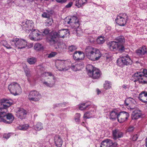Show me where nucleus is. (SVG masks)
I'll use <instances>...</instances> for the list:
<instances>
[{
    "label": "nucleus",
    "instance_id": "1",
    "mask_svg": "<svg viewBox=\"0 0 147 147\" xmlns=\"http://www.w3.org/2000/svg\"><path fill=\"white\" fill-rule=\"evenodd\" d=\"M69 33L68 29H64L60 30L57 32H52L47 40L50 45H53L57 43L58 41L57 38H63Z\"/></svg>",
    "mask_w": 147,
    "mask_h": 147
},
{
    "label": "nucleus",
    "instance_id": "2",
    "mask_svg": "<svg viewBox=\"0 0 147 147\" xmlns=\"http://www.w3.org/2000/svg\"><path fill=\"white\" fill-rule=\"evenodd\" d=\"M14 119L13 115L8 113L7 109H0V122L2 121L6 124H10Z\"/></svg>",
    "mask_w": 147,
    "mask_h": 147
},
{
    "label": "nucleus",
    "instance_id": "3",
    "mask_svg": "<svg viewBox=\"0 0 147 147\" xmlns=\"http://www.w3.org/2000/svg\"><path fill=\"white\" fill-rule=\"evenodd\" d=\"M64 23L65 24L70 25L75 29L76 35L79 36L81 31L77 29L79 27L80 24L79 19L76 17L73 16L70 18H66L65 19Z\"/></svg>",
    "mask_w": 147,
    "mask_h": 147
},
{
    "label": "nucleus",
    "instance_id": "4",
    "mask_svg": "<svg viewBox=\"0 0 147 147\" xmlns=\"http://www.w3.org/2000/svg\"><path fill=\"white\" fill-rule=\"evenodd\" d=\"M86 68L88 75L92 79H98L100 77L101 74V72L92 65H88Z\"/></svg>",
    "mask_w": 147,
    "mask_h": 147
},
{
    "label": "nucleus",
    "instance_id": "5",
    "mask_svg": "<svg viewBox=\"0 0 147 147\" xmlns=\"http://www.w3.org/2000/svg\"><path fill=\"white\" fill-rule=\"evenodd\" d=\"M10 41L13 48L18 49L24 48L27 45V42L26 40L22 38H13Z\"/></svg>",
    "mask_w": 147,
    "mask_h": 147
},
{
    "label": "nucleus",
    "instance_id": "6",
    "mask_svg": "<svg viewBox=\"0 0 147 147\" xmlns=\"http://www.w3.org/2000/svg\"><path fill=\"white\" fill-rule=\"evenodd\" d=\"M145 75H147V70L144 69L142 72L137 71L133 76L135 80L134 82L137 81L141 83H145L147 80V76Z\"/></svg>",
    "mask_w": 147,
    "mask_h": 147
},
{
    "label": "nucleus",
    "instance_id": "7",
    "mask_svg": "<svg viewBox=\"0 0 147 147\" xmlns=\"http://www.w3.org/2000/svg\"><path fill=\"white\" fill-rule=\"evenodd\" d=\"M116 62L117 65L121 67L125 65H131L133 63L132 60L128 55L119 58Z\"/></svg>",
    "mask_w": 147,
    "mask_h": 147
},
{
    "label": "nucleus",
    "instance_id": "8",
    "mask_svg": "<svg viewBox=\"0 0 147 147\" xmlns=\"http://www.w3.org/2000/svg\"><path fill=\"white\" fill-rule=\"evenodd\" d=\"M8 88L10 93L15 96L20 94L22 92L20 86L16 82L11 83L9 85Z\"/></svg>",
    "mask_w": 147,
    "mask_h": 147
},
{
    "label": "nucleus",
    "instance_id": "9",
    "mask_svg": "<svg viewBox=\"0 0 147 147\" xmlns=\"http://www.w3.org/2000/svg\"><path fill=\"white\" fill-rule=\"evenodd\" d=\"M127 19L128 16L126 14L120 13L117 16L115 21L119 25L124 26L126 24Z\"/></svg>",
    "mask_w": 147,
    "mask_h": 147
},
{
    "label": "nucleus",
    "instance_id": "10",
    "mask_svg": "<svg viewBox=\"0 0 147 147\" xmlns=\"http://www.w3.org/2000/svg\"><path fill=\"white\" fill-rule=\"evenodd\" d=\"M21 25L23 30L28 32L33 30L34 26L33 22L31 20H28L22 23Z\"/></svg>",
    "mask_w": 147,
    "mask_h": 147
},
{
    "label": "nucleus",
    "instance_id": "11",
    "mask_svg": "<svg viewBox=\"0 0 147 147\" xmlns=\"http://www.w3.org/2000/svg\"><path fill=\"white\" fill-rule=\"evenodd\" d=\"M41 98V95L39 92L36 90L30 92L28 96V98L30 101H38Z\"/></svg>",
    "mask_w": 147,
    "mask_h": 147
},
{
    "label": "nucleus",
    "instance_id": "12",
    "mask_svg": "<svg viewBox=\"0 0 147 147\" xmlns=\"http://www.w3.org/2000/svg\"><path fill=\"white\" fill-rule=\"evenodd\" d=\"M110 49L112 51L118 50L120 52H122L124 50V47H121L115 41L111 42L109 45Z\"/></svg>",
    "mask_w": 147,
    "mask_h": 147
},
{
    "label": "nucleus",
    "instance_id": "13",
    "mask_svg": "<svg viewBox=\"0 0 147 147\" xmlns=\"http://www.w3.org/2000/svg\"><path fill=\"white\" fill-rule=\"evenodd\" d=\"M42 34L37 30L34 29L29 34V38L32 40H36L42 38Z\"/></svg>",
    "mask_w": 147,
    "mask_h": 147
},
{
    "label": "nucleus",
    "instance_id": "14",
    "mask_svg": "<svg viewBox=\"0 0 147 147\" xmlns=\"http://www.w3.org/2000/svg\"><path fill=\"white\" fill-rule=\"evenodd\" d=\"M129 116V113L126 112H120L118 114V121L120 123L123 122L127 119Z\"/></svg>",
    "mask_w": 147,
    "mask_h": 147
},
{
    "label": "nucleus",
    "instance_id": "15",
    "mask_svg": "<svg viewBox=\"0 0 147 147\" xmlns=\"http://www.w3.org/2000/svg\"><path fill=\"white\" fill-rule=\"evenodd\" d=\"M0 102L3 106V107H0V109H7L13 103V101L11 99L8 100L5 98L1 99Z\"/></svg>",
    "mask_w": 147,
    "mask_h": 147
},
{
    "label": "nucleus",
    "instance_id": "16",
    "mask_svg": "<svg viewBox=\"0 0 147 147\" xmlns=\"http://www.w3.org/2000/svg\"><path fill=\"white\" fill-rule=\"evenodd\" d=\"M27 113V111L22 108H19L16 112V115L19 118L21 119H24Z\"/></svg>",
    "mask_w": 147,
    "mask_h": 147
},
{
    "label": "nucleus",
    "instance_id": "17",
    "mask_svg": "<svg viewBox=\"0 0 147 147\" xmlns=\"http://www.w3.org/2000/svg\"><path fill=\"white\" fill-rule=\"evenodd\" d=\"M102 56V54L99 50L96 49L95 51L92 55L90 59L93 61H96L98 60Z\"/></svg>",
    "mask_w": 147,
    "mask_h": 147
},
{
    "label": "nucleus",
    "instance_id": "18",
    "mask_svg": "<svg viewBox=\"0 0 147 147\" xmlns=\"http://www.w3.org/2000/svg\"><path fill=\"white\" fill-rule=\"evenodd\" d=\"M135 102V100L132 98L129 97L126 98L124 101L125 106H127V109L130 110H133L134 108H132L130 106Z\"/></svg>",
    "mask_w": 147,
    "mask_h": 147
},
{
    "label": "nucleus",
    "instance_id": "19",
    "mask_svg": "<svg viewBox=\"0 0 147 147\" xmlns=\"http://www.w3.org/2000/svg\"><path fill=\"white\" fill-rule=\"evenodd\" d=\"M44 75L45 76H49V77L48 78V79H49L48 82L50 83H52L53 84L51 85V87H53L55 85V77L50 72H45L44 73Z\"/></svg>",
    "mask_w": 147,
    "mask_h": 147
},
{
    "label": "nucleus",
    "instance_id": "20",
    "mask_svg": "<svg viewBox=\"0 0 147 147\" xmlns=\"http://www.w3.org/2000/svg\"><path fill=\"white\" fill-rule=\"evenodd\" d=\"M96 48L91 46H88L85 49L84 53L87 57L89 59L95 51Z\"/></svg>",
    "mask_w": 147,
    "mask_h": 147
},
{
    "label": "nucleus",
    "instance_id": "21",
    "mask_svg": "<svg viewBox=\"0 0 147 147\" xmlns=\"http://www.w3.org/2000/svg\"><path fill=\"white\" fill-rule=\"evenodd\" d=\"M56 66L57 68L60 71H66L68 69L65 67L64 62L63 61L59 60L57 61Z\"/></svg>",
    "mask_w": 147,
    "mask_h": 147
},
{
    "label": "nucleus",
    "instance_id": "22",
    "mask_svg": "<svg viewBox=\"0 0 147 147\" xmlns=\"http://www.w3.org/2000/svg\"><path fill=\"white\" fill-rule=\"evenodd\" d=\"M113 138L116 140L117 138H120L123 136V133L118 129H115L112 131Z\"/></svg>",
    "mask_w": 147,
    "mask_h": 147
},
{
    "label": "nucleus",
    "instance_id": "23",
    "mask_svg": "<svg viewBox=\"0 0 147 147\" xmlns=\"http://www.w3.org/2000/svg\"><path fill=\"white\" fill-rule=\"evenodd\" d=\"M142 115V113L140 110L136 109L132 112V119L133 120H136L139 118Z\"/></svg>",
    "mask_w": 147,
    "mask_h": 147
},
{
    "label": "nucleus",
    "instance_id": "24",
    "mask_svg": "<svg viewBox=\"0 0 147 147\" xmlns=\"http://www.w3.org/2000/svg\"><path fill=\"white\" fill-rule=\"evenodd\" d=\"M112 141L109 139H107L102 141L101 143L100 147H109L113 145Z\"/></svg>",
    "mask_w": 147,
    "mask_h": 147
},
{
    "label": "nucleus",
    "instance_id": "25",
    "mask_svg": "<svg viewBox=\"0 0 147 147\" xmlns=\"http://www.w3.org/2000/svg\"><path fill=\"white\" fill-rule=\"evenodd\" d=\"M138 98L142 102L147 104V92H142L141 93Z\"/></svg>",
    "mask_w": 147,
    "mask_h": 147
},
{
    "label": "nucleus",
    "instance_id": "26",
    "mask_svg": "<svg viewBox=\"0 0 147 147\" xmlns=\"http://www.w3.org/2000/svg\"><path fill=\"white\" fill-rule=\"evenodd\" d=\"M84 56V53L80 51H76L73 55V58L75 60H79L82 58L81 57Z\"/></svg>",
    "mask_w": 147,
    "mask_h": 147
},
{
    "label": "nucleus",
    "instance_id": "27",
    "mask_svg": "<svg viewBox=\"0 0 147 147\" xmlns=\"http://www.w3.org/2000/svg\"><path fill=\"white\" fill-rule=\"evenodd\" d=\"M54 141L56 145L58 147H61L63 142L60 137L58 135L54 137Z\"/></svg>",
    "mask_w": 147,
    "mask_h": 147
},
{
    "label": "nucleus",
    "instance_id": "28",
    "mask_svg": "<svg viewBox=\"0 0 147 147\" xmlns=\"http://www.w3.org/2000/svg\"><path fill=\"white\" fill-rule=\"evenodd\" d=\"M116 42H117L121 47H124L123 45L125 43V40L124 36H120L117 37L115 39Z\"/></svg>",
    "mask_w": 147,
    "mask_h": 147
},
{
    "label": "nucleus",
    "instance_id": "29",
    "mask_svg": "<svg viewBox=\"0 0 147 147\" xmlns=\"http://www.w3.org/2000/svg\"><path fill=\"white\" fill-rule=\"evenodd\" d=\"M93 110L90 112H87L84 114L83 117L86 119H88L91 118L94 115L95 110L94 108H92Z\"/></svg>",
    "mask_w": 147,
    "mask_h": 147
},
{
    "label": "nucleus",
    "instance_id": "30",
    "mask_svg": "<svg viewBox=\"0 0 147 147\" xmlns=\"http://www.w3.org/2000/svg\"><path fill=\"white\" fill-rule=\"evenodd\" d=\"M146 51V48L145 47H142L141 48L136 51L137 54L139 55H144Z\"/></svg>",
    "mask_w": 147,
    "mask_h": 147
},
{
    "label": "nucleus",
    "instance_id": "31",
    "mask_svg": "<svg viewBox=\"0 0 147 147\" xmlns=\"http://www.w3.org/2000/svg\"><path fill=\"white\" fill-rule=\"evenodd\" d=\"M118 114L116 111H113L110 113V119H115L116 118L118 120Z\"/></svg>",
    "mask_w": 147,
    "mask_h": 147
},
{
    "label": "nucleus",
    "instance_id": "32",
    "mask_svg": "<svg viewBox=\"0 0 147 147\" xmlns=\"http://www.w3.org/2000/svg\"><path fill=\"white\" fill-rule=\"evenodd\" d=\"M34 128L36 131L41 130L43 128L42 124L40 122H38L34 126Z\"/></svg>",
    "mask_w": 147,
    "mask_h": 147
},
{
    "label": "nucleus",
    "instance_id": "33",
    "mask_svg": "<svg viewBox=\"0 0 147 147\" xmlns=\"http://www.w3.org/2000/svg\"><path fill=\"white\" fill-rule=\"evenodd\" d=\"M89 106L86 103H82L79 105V109L81 110H83L86 109Z\"/></svg>",
    "mask_w": 147,
    "mask_h": 147
},
{
    "label": "nucleus",
    "instance_id": "34",
    "mask_svg": "<svg viewBox=\"0 0 147 147\" xmlns=\"http://www.w3.org/2000/svg\"><path fill=\"white\" fill-rule=\"evenodd\" d=\"M36 59L35 58L32 57L29 58L27 59V61L30 64H34L36 62Z\"/></svg>",
    "mask_w": 147,
    "mask_h": 147
},
{
    "label": "nucleus",
    "instance_id": "35",
    "mask_svg": "<svg viewBox=\"0 0 147 147\" xmlns=\"http://www.w3.org/2000/svg\"><path fill=\"white\" fill-rule=\"evenodd\" d=\"M1 43L7 49H11L12 48L11 46L8 44L7 41L5 40H3L1 41Z\"/></svg>",
    "mask_w": 147,
    "mask_h": 147
},
{
    "label": "nucleus",
    "instance_id": "36",
    "mask_svg": "<svg viewBox=\"0 0 147 147\" xmlns=\"http://www.w3.org/2000/svg\"><path fill=\"white\" fill-rule=\"evenodd\" d=\"M104 87L106 90L110 89L111 87V83L108 81H106L104 84Z\"/></svg>",
    "mask_w": 147,
    "mask_h": 147
},
{
    "label": "nucleus",
    "instance_id": "37",
    "mask_svg": "<svg viewBox=\"0 0 147 147\" xmlns=\"http://www.w3.org/2000/svg\"><path fill=\"white\" fill-rule=\"evenodd\" d=\"M105 41L103 37L100 36L98 37L96 40L98 44H102Z\"/></svg>",
    "mask_w": 147,
    "mask_h": 147
},
{
    "label": "nucleus",
    "instance_id": "38",
    "mask_svg": "<svg viewBox=\"0 0 147 147\" xmlns=\"http://www.w3.org/2000/svg\"><path fill=\"white\" fill-rule=\"evenodd\" d=\"M29 127L27 124H24L22 125H20L18 127L19 129L22 130H26Z\"/></svg>",
    "mask_w": 147,
    "mask_h": 147
},
{
    "label": "nucleus",
    "instance_id": "39",
    "mask_svg": "<svg viewBox=\"0 0 147 147\" xmlns=\"http://www.w3.org/2000/svg\"><path fill=\"white\" fill-rule=\"evenodd\" d=\"M53 22V20L52 19L50 18H48L46 20L45 23L46 26H51Z\"/></svg>",
    "mask_w": 147,
    "mask_h": 147
},
{
    "label": "nucleus",
    "instance_id": "40",
    "mask_svg": "<svg viewBox=\"0 0 147 147\" xmlns=\"http://www.w3.org/2000/svg\"><path fill=\"white\" fill-rule=\"evenodd\" d=\"M79 65L78 64H73L71 66V68L73 70L76 71L79 70L78 67Z\"/></svg>",
    "mask_w": 147,
    "mask_h": 147
},
{
    "label": "nucleus",
    "instance_id": "41",
    "mask_svg": "<svg viewBox=\"0 0 147 147\" xmlns=\"http://www.w3.org/2000/svg\"><path fill=\"white\" fill-rule=\"evenodd\" d=\"M66 103L63 102V103H57L55 104H54L53 105V108H55L56 107H59L60 106H63L64 107Z\"/></svg>",
    "mask_w": 147,
    "mask_h": 147
},
{
    "label": "nucleus",
    "instance_id": "42",
    "mask_svg": "<svg viewBox=\"0 0 147 147\" xmlns=\"http://www.w3.org/2000/svg\"><path fill=\"white\" fill-rule=\"evenodd\" d=\"M41 47V45L39 43L36 44L34 46V49L37 51H38L40 49Z\"/></svg>",
    "mask_w": 147,
    "mask_h": 147
},
{
    "label": "nucleus",
    "instance_id": "43",
    "mask_svg": "<svg viewBox=\"0 0 147 147\" xmlns=\"http://www.w3.org/2000/svg\"><path fill=\"white\" fill-rule=\"evenodd\" d=\"M77 49L76 47L74 45H71L69 47L68 49L69 52H72L76 50Z\"/></svg>",
    "mask_w": 147,
    "mask_h": 147
},
{
    "label": "nucleus",
    "instance_id": "44",
    "mask_svg": "<svg viewBox=\"0 0 147 147\" xmlns=\"http://www.w3.org/2000/svg\"><path fill=\"white\" fill-rule=\"evenodd\" d=\"M24 71L26 74V76L29 77L30 76L31 74L28 68H26L25 69Z\"/></svg>",
    "mask_w": 147,
    "mask_h": 147
},
{
    "label": "nucleus",
    "instance_id": "45",
    "mask_svg": "<svg viewBox=\"0 0 147 147\" xmlns=\"http://www.w3.org/2000/svg\"><path fill=\"white\" fill-rule=\"evenodd\" d=\"M138 135L136 134L133 135L131 138V139L133 141H136L138 139Z\"/></svg>",
    "mask_w": 147,
    "mask_h": 147
},
{
    "label": "nucleus",
    "instance_id": "46",
    "mask_svg": "<svg viewBox=\"0 0 147 147\" xmlns=\"http://www.w3.org/2000/svg\"><path fill=\"white\" fill-rule=\"evenodd\" d=\"M49 32V30L48 29H45L42 32V33H41L42 34V37L43 36L47 34Z\"/></svg>",
    "mask_w": 147,
    "mask_h": 147
},
{
    "label": "nucleus",
    "instance_id": "47",
    "mask_svg": "<svg viewBox=\"0 0 147 147\" xmlns=\"http://www.w3.org/2000/svg\"><path fill=\"white\" fill-rule=\"evenodd\" d=\"M42 84H43L45 85L46 86L51 87V86L53 84L52 83H50L48 82L47 81H43L42 82Z\"/></svg>",
    "mask_w": 147,
    "mask_h": 147
},
{
    "label": "nucleus",
    "instance_id": "48",
    "mask_svg": "<svg viewBox=\"0 0 147 147\" xmlns=\"http://www.w3.org/2000/svg\"><path fill=\"white\" fill-rule=\"evenodd\" d=\"M57 54V53L55 52H52L49 54V55L48 57L49 58H51L55 56Z\"/></svg>",
    "mask_w": 147,
    "mask_h": 147
},
{
    "label": "nucleus",
    "instance_id": "49",
    "mask_svg": "<svg viewBox=\"0 0 147 147\" xmlns=\"http://www.w3.org/2000/svg\"><path fill=\"white\" fill-rule=\"evenodd\" d=\"M134 129V127L133 126H129L127 129V131L129 132H132Z\"/></svg>",
    "mask_w": 147,
    "mask_h": 147
},
{
    "label": "nucleus",
    "instance_id": "50",
    "mask_svg": "<svg viewBox=\"0 0 147 147\" xmlns=\"http://www.w3.org/2000/svg\"><path fill=\"white\" fill-rule=\"evenodd\" d=\"M10 133H8V134H4L3 135V138L6 139H7L8 138H9L11 136Z\"/></svg>",
    "mask_w": 147,
    "mask_h": 147
},
{
    "label": "nucleus",
    "instance_id": "51",
    "mask_svg": "<svg viewBox=\"0 0 147 147\" xmlns=\"http://www.w3.org/2000/svg\"><path fill=\"white\" fill-rule=\"evenodd\" d=\"M42 16L43 17L45 18H49V14L46 12L43 13L42 15Z\"/></svg>",
    "mask_w": 147,
    "mask_h": 147
},
{
    "label": "nucleus",
    "instance_id": "52",
    "mask_svg": "<svg viewBox=\"0 0 147 147\" xmlns=\"http://www.w3.org/2000/svg\"><path fill=\"white\" fill-rule=\"evenodd\" d=\"M73 3L72 2H70L68 4L66 5L65 7L67 8H69L71 7Z\"/></svg>",
    "mask_w": 147,
    "mask_h": 147
},
{
    "label": "nucleus",
    "instance_id": "53",
    "mask_svg": "<svg viewBox=\"0 0 147 147\" xmlns=\"http://www.w3.org/2000/svg\"><path fill=\"white\" fill-rule=\"evenodd\" d=\"M56 1L57 2L62 3L66 2L67 0H56Z\"/></svg>",
    "mask_w": 147,
    "mask_h": 147
},
{
    "label": "nucleus",
    "instance_id": "54",
    "mask_svg": "<svg viewBox=\"0 0 147 147\" xmlns=\"http://www.w3.org/2000/svg\"><path fill=\"white\" fill-rule=\"evenodd\" d=\"M80 114L79 113H76L75 115V118L80 119Z\"/></svg>",
    "mask_w": 147,
    "mask_h": 147
},
{
    "label": "nucleus",
    "instance_id": "55",
    "mask_svg": "<svg viewBox=\"0 0 147 147\" xmlns=\"http://www.w3.org/2000/svg\"><path fill=\"white\" fill-rule=\"evenodd\" d=\"M74 119L75 120V121L79 123L80 121V119L77 118H75Z\"/></svg>",
    "mask_w": 147,
    "mask_h": 147
},
{
    "label": "nucleus",
    "instance_id": "56",
    "mask_svg": "<svg viewBox=\"0 0 147 147\" xmlns=\"http://www.w3.org/2000/svg\"><path fill=\"white\" fill-rule=\"evenodd\" d=\"M61 46H63V49L65 48H66V46L65 44L62 43L61 45Z\"/></svg>",
    "mask_w": 147,
    "mask_h": 147
},
{
    "label": "nucleus",
    "instance_id": "57",
    "mask_svg": "<svg viewBox=\"0 0 147 147\" xmlns=\"http://www.w3.org/2000/svg\"><path fill=\"white\" fill-rule=\"evenodd\" d=\"M127 86L126 85L124 84L122 86V87L123 88L126 89L127 88Z\"/></svg>",
    "mask_w": 147,
    "mask_h": 147
},
{
    "label": "nucleus",
    "instance_id": "58",
    "mask_svg": "<svg viewBox=\"0 0 147 147\" xmlns=\"http://www.w3.org/2000/svg\"><path fill=\"white\" fill-rule=\"evenodd\" d=\"M97 93L98 94H99L100 92V91L99 89H97Z\"/></svg>",
    "mask_w": 147,
    "mask_h": 147
},
{
    "label": "nucleus",
    "instance_id": "59",
    "mask_svg": "<svg viewBox=\"0 0 147 147\" xmlns=\"http://www.w3.org/2000/svg\"><path fill=\"white\" fill-rule=\"evenodd\" d=\"M32 46H33L32 44L30 43V47H29V48H31L32 47Z\"/></svg>",
    "mask_w": 147,
    "mask_h": 147
},
{
    "label": "nucleus",
    "instance_id": "60",
    "mask_svg": "<svg viewBox=\"0 0 147 147\" xmlns=\"http://www.w3.org/2000/svg\"><path fill=\"white\" fill-rule=\"evenodd\" d=\"M146 142L145 146L146 147H147V138H146Z\"/></svg>",
    "mask_w": 147,
    "mask_h": 147
},
{
    "label": "nucleus",
    "instance_id": "61",
    "mask_svg": "<svg viewBox=\"0 0 147 147\" xmlns=\"http://www.w3.org/2000/svg\"><path fill=\"white\" fill-rule=\"evenodd\" d=\"M82 125L84 126V122H83L82 123Z\"/></svg>",
    "mask_w": 147,
    "mask_h": 147
},
{
    "label": "nucleus",
    "instance_id": "62",
    "mask_svg": "<svg viewBox=\"0 0 147 147\" xmlns=\"http://www.w3.org/2000/svg\"><path fill=\"white\" fill-rule=\"evenodd\" d=\"M30 1L32 2L33 1V0H30Z\"/></svg>",
    "mask_w": 147,
    "mask_h": 147
},
{
    "label": "nucleus",
    "instance_id": "63",
    "mask_svg": "<svg viewBox=\"0 0 147 147\" xmlns=\"http://www.w3.org/2000/svg\"><path fill=\"white\" fill-rule=\"evenodd\" d=\"M146 53H147V50L146 49Z\"/></svg>",
    "mask_w": 147,
    "mask_h": 147
}]
</instances>
